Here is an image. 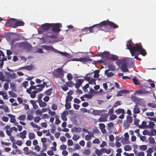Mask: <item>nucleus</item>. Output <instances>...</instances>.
<instances>
[{
	"mask_svg": "<svg viewBox=\"0 0 156 156\" xmlns=\"http://www.w3.org/2000/svg\"><path fill=\"white\" fill-rule=\"evenodd\" d=\"M126 46V48L129 50L133 56L136 54L137 55L141 54L143 56H145L147 54L146 51L140 43H136L135 46H132L131 44H127Z\"/></svg>",
	"mask_w": 156,
	"mask_h": 156,
	"instance_id": "f257e3e1",
	"label": "nucleus"
},
{
	"mask_svg": "<svg viewBox=\"0 0 156 156\" xmlns=\"http://www.w3.org/2000/svg\"><path fill=\"white\" fill-rule=\"evenodd\" d=\"M103 30L107 32H110L113 30V28H118V26L113 22L104 21L103 23Z\"/></svg>",
	"mask_w": 156,
	"mask_h": 156,
	"instance_id": "f03ea898",
	"label": "nucleus"
},
{
	"mask_svg": "<svg viewBox=\"0 0 156 156\" xmlns=\"http://www.w3.org/2000/svg\"><path fill=\"white\" fill-rule=\"evenodd\" d=\"M117 65L120 67L121 70L123 72H128L129 71L127 69L126 61L125 59H118L116 62Z\"/></svg>",
	"mask_w": 156,
	"mask_h": 156,
	"instance_id": "7ed1b4c3",
	"label": "nucleus"
},
{
	"mask_svg": "<svg viewBox=\"0 0 156 156\" xmlns=\"http://www.w3.org/2000/svg\"><path fill=\"white\" fill-rule=\"evenodd\" d=\"M53 23H45L41 25V27L38 30V32L42 34L51 28L53 26Z\"/></svg>",
	"mask_w": 156,
	"mask_h": 156,
	"instance_id": "20e7f679",
	"label": "nucleus"
},
{
	"mask_svg": "<svg viewBox=\"0 0 156 156\" xmlns=\"http://www.w3.org/2000/svg\"><path fill=\"white\" fill-rule=\"evenodd\" d=\"M17 45L20 48L25 49L27 51H30L31 49V45L26 42H22L18 43Z\"/></svg>",
	"mask_w": 156,
	"mask_h": 156,
	"instance_id": "39448f33",
	"label": "nucleus"
},
{
	"mask_svg": "<svg viewBox=\"0 0 156 156\" xmlns=\"http://www.w3.org/2000/svg\"><path fill=\"white\" fill-rule=\"evenodd\" d=\"M63 69L61 68H58L53 72V76L55 78H62L63 77Z\"/></svg>",
	"mask_w": 156,
	"mask_h": 156,
	"instance_id": "423d86ee",
	"label": "nucleus"
},
{
	"mask_svg": "<svg viewBox=\"0 0 156 156\" xmlns=\"http://www.w3.org/2000/svg\"><path fill=\"white\" fill-rule=\"evenodd\" d=\"M73 61H80L83 62L84 64H86L87 62H90L92 61L88 56L83 58H74L73 59Z\"/></svg>",
	"mask_w": 156,
	"mask_h": 156,
	"instance_id": "0eeeda50",
	"label": "nucleus"
},
{
	"mask_svg": "<svg viewBox=\"0 0 156 156\" xmlns=\"http://www.w3.org/2000/svg\"><path fill=\"white\" fill-rule=\"evenodd\" d=\"M41 47L48 51H52L56 53L58 52V50L55 49L52 46L44 45H42Z\"/></svg>",
	"mask_w": 156,
	"mask_h": 156,
	"instance_id": "6e6552de",
	"label": "nucleus"
},
{
	"mask_svg": "<svg viewBox=\"0 0 156 156\" xmlns=\"http://www.w3.org/2000/svg\"><path fill=\"white\" fill-rule=\"evenodd\" d=\"M15 19H10L6 21L5 24L7 26L16 28V25H15Z\"/></svg>",
	"mask_w": 156,
	"mask_h": 156,
	"instance_id": "1a4fd4ad",
	"label": "nucleus"
},
{
	"mask_svg": "<svg viewBox=\"0 0 156 156\" xmlns=\"http://www.w3.org/2000/svg\"><path fill=\"white\" fill-rule=\"evenodd\" d=\"M53 24L54 25L52 27V30L55 33L59 32L61 30V29L59 28L62 27L61 24L59 23Z\"/></svg>",
	"mask_w": 156,
	"mask_h": 156,
	"instance_id": "9d476101",
	"label": "nucleus"
},
{
	"mask_svg": "<svg viewBox=\"0 0 156 156\" xmlns=\"http://www.w3.org/2000/svg\"><path fill=\"white\" fill-rule=\"evenodd\" d=\"M84 81V79H78L76 80V83H75V86L76 89H78L82 85Z\"/></svg>",
	"mask_w": 156,
	"mask_h": 156,
	"instance_id": "9b49d317",
	"label": "nucleus"
},
{
	"mask_svg": "<svg viewBox=\"0 0 156 156\" xmlns=\"http://www.w3.org/2000/svg\"><path fill=\"white\" fill-rule=\"evenodd\" d=\"M108 118V114L104 113L99 119L98 120L99 122H105L107 121Z\"/></svg>",
	"mask_w": 156,
	"mask_h": 156,
	"instance_id": "f8f14e48",
	"label": "nucleus"
},
{
	"mask_svg": "<svg viewBox=\"0 0 156 156\" xmlns=\"http://www.w3.org/2000/svg\"><path fill=\"white\" fill-rule=\"evenodd\" d=\"M92 27H85L81 29L82 32H85L86 34H89L92 33Z\"/></svg>",
	"mask_w": 156,
	"mask_h": 156,
	"instance_id": "ddd939ff",
	"label": "nucleus"
},
{
	"mask_svg": "<svg viewBox=\"0 0 156 156\" xmlns=\"http://www.w3.org/2000/svg\"><path fill=\"white\" fill-rule=\"evenodd\" d=\"M149 93L148 91L144 89H141L137 91H136L135 94H147Z\"/></svg>",
	"mask_w": 156,
	"mask_h": 156,
	"instance_id": "4468645a",
	"label": "nucleus"
},
{
	"mask_svg": "<svg viewBox=\"0 0 156 156\" xmlns=\"http://www.w3.org/2000/svg\"><path fill=\"white\" fill-rule=\"evenodd\" d=\"M107 56H106V57H107L108 59L113 61L119 58L118 56L113 54L110 55L109 53V54L108 55H107Z\"/></svg>",
	"mask_w": 156,
	"mask_h": 156,
	"instance_id": "2eb2a0df",
	"label": "nucleus"
},
{
	"mask_svg": "<svg viewBox=\"0 0 156 156\" xmlns=\"http://www.w3.org/2000/svg\"><path fill=\"white\" fill-rule=\"evenodd\" d=\"M104 21L101 22L99 24H96L93 25V27L96 26L98 30H103V28L104 27L103 25Z\"/></svg>",
	"mask_w": 156,
	"mask_h": 156,
	"instance_id": "dca6fc26",
	"label": "nucleus"
},
{
	"mask_svg": "<svg viewBox=\"0 0 156 156\" xmlns=\"http://www.w3.org/2000/svg\"><path fill=\"white\" fill-rule=\"evenodd\" d=\"M104 21L101 22L99 24H96L93 25V27L96 26L98 30H103V28L104 27L103 25Z\"/></svg>",
	"mask_w": 156,
	"mask_h": 156,
	"instance_id": "f3484780",
	"label": "nucleus"
},
{
	"mask_svg": "<svg viewBox=\"0 0 156 156\" xmlns=\"http://www.w3.org/2000/svg\"><path fill=\"white\" fill-rule=\"evenodd\" d=\"M25 24L24 22L22 20H15V25L16 26V28H17L18 26H23Z\"/></svg>",
	"mask_w": 156,
	"mask_h": 156,
	"instance_id": "a211bd4d",
	"label": "nucleus"
},
{
	"mask_svg": "<svg viewBox=\"0 0 156 156\" xmlns=\"http://www.w3.org/2000/svg\"><path fill=\"white\" fill-rule=\"evenodd\" d=\"M68 112L66 111H64L63 112L61 115V117L62 119L64 121L67 120V118L66 116L68 115Z\"/></svg>",
	"mask_w": 156,
	"mask_h": 156,
	"instance_id": "6ab92c4d",
	"label": "nucleus"
},
{
	"mask_svg": "<svg viewBox=\"0 0 156 156\" xmlns=\"http://www.w3.org/2000/svg\"><path fill=\"white\" fill-rule=\"evenodd\" d=\"M46 36L52 39L56 38L57 37L56 35L53 34V32H52L51 33H47Z\"/></svg>",
	"mask_w": 156,
	"mask_h": 156,
	"instance_id": "aec40b11",
	"label": "nucleus"
},
{
	"mask_svg": "<svg viewBox=\"0 0 156 156\" xmlns=\"http://www.w3.org/2000/svg\"><path fill=\"white\" fill-rule=\"evenodd\" d=\"M6 76V78H5V81L7 82H10L11 81V74L9 72H6L5 73Z\"/></svg>",
	"mask_w": 156,
	"mask_h": 156,
	"instance_id": "412c9836",
	"label": "nucleus"
},
{
	"mask_svg": "<svg viewBox=\"0 0 156 156\" xmlns=\"http://www.w3.org/2000/svg\"><path fill=\"white\" fill-rule=\"evenodd\" d=\"M125 137L124 139V143L125 144L129 143V135L127 133H126L124 134Z\"/></svg>",
	"mask_w": 156,
	"mask_h": 156,
	"instance_id": "4be33fe9",
	"label": "nucleus"
},
{
	"mask_svg": "<svg viewBox=\"0 0 156 156\" xmlns=\"http://www.w3.org/2000/svg\"><path fill=\"white\" fill-rule=\"evenodd\" d=\"M7 115L10 118V122L12 123H15L16 120L15 119V116L10 114H8Z\"/></svg>",
	"mask_w": 156,
	"mask_h": 156,
	"instance_id": "5701e85b",
	"label": "nucleus"
},
{
	"mask_svg": "<svg viewBox=\"0 0 156 156\" xmlns=\"http://www.w3.org/2000/svg\"><path fill=\"white\" fill-rule=\"evenodd\" d=\"M10 126L9 125H6L4 127V129L5 130L6 133L8 136H11L12 135V133L10 132V130L9 129H10Z\"/></svg>",
	"mask_w": 156,
	"mask_h": 156,
	"instance_id": "b1692460",
	"label": "nucleus"
},
{
	"mask_svg": "<svg viewBox=\"0 0 156 156\" xmlns=\"http://www.w3.org/2000/svg\"><path fill=\"white\" fill-rule=\"evenodd\" d=\"M21 69H24L29 71L33 70L34 69V67L33 65H30L29 66H26L21 68Z\"/></svg>",
	"mask_w": 156,
	"mask_h": 156,
	"instance_id": "393cba45",
	"label": "nucleus"
},
{
	"mask_svg": "<svg viewBox=\"0 0 156 156\" xmlns=\"http://www.w3.org/2000/svg\"><path fill=\"white\" fill-rule=\"evenodd\" d=\"M37 101L41 107H45L47 106V104L43 102L42 100H37Z\"/></svg>",
	"mask_w": 156,
	"mask_h": 156,
	"instance_id": "a878e982",
	"label": "nucleus"
},
{
	"mask_svg": "<svg viewBox=\"0 0 156 156\" xmlns=\"http://www.w3.org/2000/svg\"><path fill=\"white\" fill-rule=\"evenodd\" d=\"M0 95H2L3 99H7L8 95H7V92L5 91H0Z\"/></svg>",
	"mask_w": 156,
	"mask_h": 156,
	"instance_id": "bb28decb",
	"label": "nucleus"
},
{
	"mask_svg": "<svg viewBox=\"0 0 156 156\" xmlns=\"http://www.w3.org/2000/svg\"><path fill=\"white\" fill-rule=\"evenodd\" d=\"M115 112L117 114H119L121 113L122 114H124L125 111L124 109L123 108H119L115 110Z\"/></svg>",
	"mask_w": 156,
	"mask_h": 156,
	"instance_id": "cd10ccee",
	"label": "nucleus"
},
{
	"mask_svg": "<svg viewBox=\"0 0 156 156\" xmlns=\"http://www.w3.org/2000/svg\"><path fill=\"white\" fill-rule=\"evenodd\" d=\"M1 108L4 109L5 112H9V108L6 105H0V109Z\"/></svg>",
	"mask_w": 156,
	"mask_h": 156,
	"instance_id": "c85d7f7f",
	"label": "nucleus"
},
{
	"mask_svg": "<svg viewBox=\"0 0 156 156\" xmlns=\"http://www.w3.org/2000/svg\"><path fill=\"white\" fill-rule=\"evenodd\" d=\"M26 130H23V132L20 133V137L24 139L26 137Z\"/></svg>",
	"mask_w": 156,
	"mask_h": 156,
	"instance_id": "c756f323",
	"label": "nucleus"
},
{
	"mask_svg": "<svg viewBox=\"0 0 156 156\" xmlns=\"http://www.w3.org/2000/svg\"><path fill=\"white\" fill-rule=\"evenodd\" d=\"M147 122L143 121L142 122L141 125H138V127L141 129H143L147 127Z\"/></svg>",
	"mask_w": 156,
	"mask_h": 156,
	"instance_id": "7c9ffc66",
	"label": "nucleus"
},
{
	"mask_svg": "<svg viewBox=\"0 0 156 156\" xmlns=\"http://www.w3.org/2000/svg\"><path fill=\"white\" fill-rule=\"evenodd\" d=\"M133 112L134 114H138L140 112L139 108L137 107L136 105H135V107L133 108Z\"/></svg>",
	"mask_w": 156,
	"mask_h": 156,
	"instance_id": "2f4dec72",
	"label": "nucleus"
},
{
	"mask_svg": "<svg viewBox=\"0 0 156 156\" xmlns=\"http://www.w3.org/2000/svg\"><path fill=\"white\" fill-rule=\"evenodd\" d=\"M146 152H147V156H151V153L153 152V150L150 147L148 148Z\"/></svg>",
	"mask_w": 156,
	"mask_h": 156,
	"instance_id": "473e14b6",
	"label": "nucleus"
},
{
	"mask_svg": "<svg viewBox=\"0 0 156 156\" xmlns=\"http://www.w3.org/2000/svg\"><path fill=\"white\" fill-rule=\"evenodd\" d=\"M109 54V52L106 51H105L101 53L100 54L98 55V56H101V57H106Z\"/></svg>",
	"mask_w": 156,
	"mask_h": 156,
	"instance_id": "72a5a7b5",
	"label": "nucleus"
},
{
	"mask_svg": "<svg viewBox=\"0 0 156 156\" xmlns=\"http://www.w3.org/2000/svg\"><path fill=\"white\" fill-rule=\"evenodd\" d=\"M32 105L33 108L35 109H37L38 108V105L36 104L35 101L33 100H31L30 101Z\"/></svg>",
	"mask_w": 156,
	"mask_h": 156,
	"instance_id": "f704fd0d",
	"label": "nucleus"
},
{
	"mask_svg": "<svg viewBox=\"0 0 156 156\" xmlns=\"http://www.w3.org/2000/svg\"><path fill=\"white\" fill-rule=\"evenodd\" d=\"M55 123L56 125H58L60 124L61 122V121L59 119V116L57 115H55Z\"/></svg>",
	"mask_w": 156,
	"mask_h": 156,
	"instance_id": "c9c22d12",
	"label": "nucleus"
},
{
	"mask_svg": "<svg viewBox=\"0 0 156 156\" xmlns=\"http://www.w3.org/2000/svg\"><path fill=\"white\" fill-rule=\"evenodd\" d=\"M75 83L72 81H69L66 83V85L69 87H72L75 85Z\"/></svg>",
	"mask_w": 156,
	"mask_h": 156,
	"instance_id": "e433bc0d",
	"label": "nucleus"
},
{
	"mask_svg": "<svg viewBox=\"0 0 156 156\" xmlns=\"http://www.w3.org/2000/svg\"><path fill=\"white\" fill-rule=\"evenodd\" d=\"M0 80L3 82L5 81V77L3 73L1 72H0Z\"/></svg>",
	"mask_w": 156,
	"mask_h": 156,
	"instance_id": "4c0bfd02",
	"label": "nucleus"
},
{
	"mask_svg": "<svg viewBox=\"0 0 156 156\" xmlns=\"http://www.w3.org/2000/svg\"><path fill=\"white\" fill-rule=\"evenodd\" d=\"M108 68L112 71L115 70V67L113 64L109 63L108 65Z\"/></svg>",
	"mask_w": 156,
	"mask_h": 156,
	"instance_id": "58836bf2",
	"label": "nucleus"
},
{
	"mask_svg": "<svg viewBox=\"0 0 156 156\" xmlns=\"http://www.w3.org/2000/svg\"><path fill=\"white\" fill-rule=\"evenodd\" d=\"M95 153L97 154V156H100L103 154L100 149L99 150L98 149H96L95 151Z\"/></svg>",
	"mask_w": 156,
	"mask_h": 156,
	"instance_id": "ea45409f",
	"label": "nucleus"
},
{
	"mask_svg": "<svg viewBox=\"0 0 156 156\" xmlns=\"http://www.w3.org/2000/svg\"><path fill=\"white\" fill-rule=\"evenodd\" d=\"M91 151L90 149H85L83 152V154L85 155H88L90 153Z\"/></svg>",
	"mask_w": 156,
	"mask_h": 156,
	"instance_id": "a19ab883",
	"label": "nucleus"
},
{
	"mask_svg": "<svg viewBox=\"0 0 156 156\" xmlns=\"http://www.w3.org/2000/svg\"><path fill=\"white\" fill-rule=\"evenodd\" d=\"M107 129L108 130H110L114 127L113 123L112 122H110L108 124Z\"/></svg>",
	"mask_w": 156,
	"mask_h": 156,
	"instance_id": "79ce46f5",
	"label": "nucleus"
},
{
	"mask_svg": "<svg viewBox=\"0 0 156 156\" xmlns=\"http://www.w3.org/2000/svg\"><path fill=\"white\" fill-rule=\"evenodd\" d=\"M37 93V92L36 90L33 91L32 93H31L30 94V97L32 98H35L36 96V94Z\"/></svg>",
	"mask_w": 156,
	"mask_h": 156,
	"instance_id": "37998d69",
	"label": "nucleus"
},
{
	"mask_svg": "<svg viewBox=\"0 0 156 156\" xmlns=\"http://www.w3.org/2000/svg\"><path fill=\"white\" fill-rule=\"evenodd\" d=\"M133 121V118L130 116L127 115L126 117V122L128 123H131Z\"/></svg>",
	"mask_w": 156,
	"mask_h": 156,
	"instance_id": "c03bdc74",
	"label": "nucleus"
},
{
	"mask_svg": "<svg viewBox=\"0 0 156 156\" xmlns=\"http://www.w3.org/2000/svg\"><path fill=\"white\" fill-rule=\"evenodd\" d=\"M73 99V97L71 96H67L66 99V103L68 102L69 101H71Z\"/></svg>",
	"mask_w": 156,
	"mask_h": 156,
	"instance_id": "a18cd8bd",
	"label": "nucleus"
},
{
	"mask_svg": "<svg viewBox=\"0 0 156 156\" xmlns=\"http://www.w3.org/2000/svg\"><path fill=\"white\" fill-rule=\"evenodd\" d=\"M139 148L140 150L144 151L147 149V147L145 145H141L139 146Z\"/></svg>",
	"mask_w": 156,
	"mask_h": 156,
	"instance_id": "49530a36",
	"label": "nucleus"
},
{
	"mask_svg": "<svg viewBox=\"0 0 156 156\" xmlns=\"http://www.w3.org/2000/svg\"><path fill=\"white\" fill-rule=\"evenodd\" d=\"M99 70H96L94 72V78H98L99 77Z\"/></svg>",
	"mask_w": 156,
	"mask_h": 156,
	"instance_id": "de8ad7c7",
	"label": "nucleus"
},
{
	"mask_svg": "<svg viewBox=\"0 0 156 156\" xmlns=\"http://www.w3.org/2000/svg\"><path fill=\"white\" fill-rule=\"evenodd\" d=\"M30 125L32 126L33 128H37L38 130H40L41 129V127L38 126L37 125L34 123L33 122H31L30 123Z\"/></svg>",
	"mask_w": 156,
	"mask_h": 156,
	"instance_id": "09e8293b",
	"label": "nucleus"
},
{
	"mask_svg": "<svg viewBox=\"0 0 156 156\" xmlns=\"http://www.w3.org/2000/svg\"><path fill=\"white\" fill-rule=\"evenodd\" d=\"M52 89L51 88H50L44 92V93L50 96L51 94L52 91Z\"/></svg>",
	"mask_w": 156,
	"mask_h": 156,
	"instance_id": "8fccbe9b",
	"label": "nucleus"
},
{
	"mask_svg": "<svg viewBox=\"0 0 156 156\" xmlns=\"http://www.w3.org/2000/svg\"><path fill=\"white\" fill-rule=\"evenodd\" d=\"M29 138L30 140H33L35 138V134L34 133H30L29 135Z\"/></svg>",
	"mask_w": 156,
	"mask_h": 156,
	"instance_id": "3c124183",
	"label": "nucleus"
},
{
	"mask_svg": "<svg viewBox=\"0 0 156 156\" xmlns=\"http://www.w3.org/2000/svg\"><path fill=\"white\" fill-rule=\"evenodd\" d=\"M23 151L25 152V154L26 155H29L30 153L29 151V148L27 147H24L23 149Z\"/></svg>",
	"mask_w": 156,
	"mask_h": 156,
	"instance_id": "603ef678",
	"label": "nucleus"
},
{
	"mask_svg": "<svg viewBox=\"0 0 156 156\" xmlns=\"http://www.w3.org/2000/svg\"><path fill=\"white\" fill-rule=\"evenodd\" d=\"M67 85L64 84L63 86L61 87V89L62 90L64 91H66V90H69V88Z\"/></svg>",
	"mask_w": 156,
	"mask_h": 156,
	"instance_id": "864d4df0",
	"label": "nucleus"
},
{
	"mask_svg": "<svg viewBox=\"0 0 156 156\" xmlns=\"http://www.w3.org/2000/svg\"><path fill=\"white\" fill-rule=\"evenodd\" d=\"M51 132L52 133H54L55 132V130L56 129V127L54 125H52L51 126Z\"/></svg>",
	"mask_w": 156,
	"mask_h": 156,
	"instance_id": "5fc2aeb1",
	"label": "nucleus"
},
{
	"mask_svg": "<svg viewBox=\"0 0 156 156\" xmlns=\"http://www.w3.org/2000/svg\"><path fill=\"white\" fill-rule=\"evenodd\" d=\"M80 137V136L76 134H74L73 137L72 139L76 141L78 140Z\"/></svg>",
	"mask_w": 156,
	"mask_h": 156,
	"instance_id": "6e6d98bb",
	"label": "nucleus"
},
{
	"mask_svg": "<svg viewBox=\"0 0 156 156\" xmlns=\"http://www.w3.org/2000/svg\"><path fill=\"white\" fill-rule=\"evenodd\" d=\"M149 142L150 144H154L155 143L154 138L152 137H150L149 138Z\"/></svg>",
	"mask_w": 156,
	"mask_h": 156,
	"instance_id": "4d7b16f0",
	"label": "nucleus"
},
{
	"mask_svg": "<svg viewBox=\"0 0 156 156\" xmlns=\"http://www.w3.org/2000/svg\"><path fill=\"white\" fill-rule=\"evenodd\" d=\"M47 83L46 82H44L43 84H37L36 86V87H41L42 86V87H44L45 86H46V87H48V85H47Z\"/></svg>",
	"mask_w": 156,
	"mask_h": 156,
	"instance_id": "13d9d810",
	"label": "nucleus"
},
{
	"mask_svg": "<svg viewBox=\"0 0 156 156\" xmlns=\"http://www.w3.org/2000/svg\"><path fill=\"white\" fill-rule=\"evenodd\" d=\"M96 80V79L92 78L90 79V80L88 82V83L90 84L95 85L96 84L95 82Z\"/></svg>",
	"mask_w": 156,
	"mask_h": 156,
	"instance_id": "bf43d9fd",
	"label": "nucleus"
},
{
	"mask_svg": "<svg viewBox=\"0 0 156 156\" xmlns=\"http://www.w3.org/2000/svg\"><path fill=\"white\" fill-rule=\"evenodd\" d=\"M26 118V115H22L20 116L18 119L20 120H24Z\"/></svg>",
	"mask_w": 156,
	"mask_h": 156,
	"instance_id": "052dcab7",
	"label": "nucleus"
},
{
	"mask_svg": "<svg viewBox=\"0 0 156 156\" xmlns=\"http://www.w3.org/2000/svg\"><path fill=\"white\" fill-rule=\"evenodd\" d=\"M124 150L125 151H130L131 149V147L129 145H126L124 147Z\"/></svg>",
	"mask_w": 156,
	"mask_h": 156,
	"instance_id": "680f3d73",
	"label": "nucleus"
},
{
	"mask_svg": "<svg viewBox=\"0 0 156 156\" xmlns=\"http://www.w3.org/2000/svg\"><path fill=\"white\" fill-rule=\"evenodd\" d=\"M9 94L12 97L16 98L17 96V94L15 93L12 91H9Z\"/></svg>",
	"mask_w": 156,
	"mask_h": 156,
	"instance_id": "e2e57ef3",
	"label": "nucleus"
},
{
	"mask_svg": "<svg viewBox=\"0 0 156 156\" xmlns=\"http://www.w3.org/2000/svg\"><path fill=\"white\" fill-rule=\"evenodd\" d=\"M132 80L134 82V83L136 85H139L140 83V82L136 78H134L132 79Z\"/></svg>",
	"mask_w": 156,
	"mask_h": 156,
	"instance_id": "0e129e2a",
	"label": "nucleus"
},
{
	"mask_svg": "<svg viewBox=\"0 0 156 156\" xmlns=\"http://www.w3.org/2000/svg\"><path fill=\"white\" fill-rule=\"evenodd\" d=\"M147 106L153 108H156V105L154 103H149Z\"/></svg>",
	"mask_w": 156,
	"mask_h": 156,
	"instance_id": "69168bd1",
	"label": "nucleus"
},
{
	"mask_svg": "<svg viewBox=\"0 0 156 156\" xmlns=\"http://www.w3.org/2000/svg\"><path fill=\"white\" fill-rule=\"evenodd\" d=\"M66 109H69L71 108V103H66L65 105Z\"/></svg>",
	"mask_w": 156,
	"mask_h": 156,
	"instance_id": "338daca9",
	"label": "nucleus"
},
{
	"mask_svg": "<svg viewBox=\"0 0 156 156\" xmlns=\"http://www.w3.org/2000/svg\"><path fill=\"white\" fill-rule=\"evenodd\" d=\"M67 148V146L66 145L64 144H62L60 146V149L61 150H65Z\"/></svg>",
	"mask_w": 156,
	"mask_h": 156,
	"instance_id": "774afa93",
	"label": "nucleus"
}]
</instances>
